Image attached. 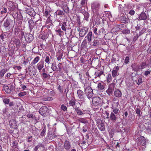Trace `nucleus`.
<instances>
[{"instance_id": "obj_1", "label": "nucleus", "mask_w": 151, "mask_h": 151, "mask_svg": "<svg viewBox=\"0 0 151 151\" xmlns=\"http://www.w3.org/2000/svg\"><path fill=\"white\" fill-rule=\"evenodd\" d=\"M91 8L94 14L98 16L99 15V11L100 8V4L98 2L94 1L91 4Z\"/></svg>"}, {"instance_id": "obj_2", "label": "nucleus", "mask_w": 151, "mask_h": 151, "mask_svg": "<svg viewBox=\"0 0 151 151\" xmlns=\"http://www.w3.org/2000/svg\"><path fill=\"white\" fill-rule=\"evenodd\" d=\"M137 145L138 146H144V148H145V146L146 143V141L145 138L144 136H140L138 137L137 139Z\"/></svg>"}, {"instance_id": "obj_3", "label": "nucleus", "mask_w": 151, "mask_h": 151, "mask_svg": "<svg viewBox=\"0 0 151 151\" xmlns=\"http://www.w3.org/2000/svg\"><path fill=\"white\" fill-rule=\"evenodd\" d=\"M92 104L95 107L101 106L102 105V100L99 97H95L93 98L92 99Z\"/></svg>"}, {"instance_id": "obj_4", "label": "nucleus", "mask_w": 151, "mask_h": 151, "mask_svg": "<svg viewBox=\"0 0 151 151\" xmlns=\"http://www.w3.org/2000/svg\"><path fill=\"white\" fill-rule=\"evenodd\" d=\"M84 91L88 99H90L93 96V92L92 89L90 86H88L85 88L84 86Z\"/></svg>"}, {"instance_id": "obj_5", "label": "nucleus", "mask_w": 151, "mask_h": 151, "mask_svg": "<svg viewBox=\"0 0 151 151\" xmlns=\"http://www.w3.org/2000/svg\"><path fill=\"white\" fill-rule=\"evenodd\" d=\"M96 123L99 129L102 131L105 130V126L102 121L99 119H97L96 120Z\"/></svg>"}, {"instance_id": "obj_6", "label": "nucleus", "mask_w": 151, "mask_h": 151, "mask_svg": "<svg viewBox=\"0 0 151 151\" xmlns=\"http://www.w3.org/2000/svg\"><path fill=\"white\" fill-rule=\"evenodd\" d=\"M25 40L27 42H31L34 39V37L32 34L27 33L24 36Z\"/></svg>"}, {"instance_id": "obj_7", "label": "nucleus", "mask_w": 151, "mask_h": 151, "mask_svg": "<svg viewBox=\"0 0 151 151\" xmlns=\"http://www.w3.org/2000/svg\"><path fill=\"white\" fill-rule=\"evenodd\" d=\"M93 37V34L92 32H89L87 35L85 37V38H87V43L88 45H91V42L92 41Z\"/></svg>"}, {"instance_id": "obj_8", "label": "nucleus", "mask_w": 151, "mask_h": 151, "mask_svg": "<svg viewBox=\"0 0 151 151\" xmlns=\"http://www.w3.org/2000/svg\"><path fill=\"white\" fill-rule=\"evenodd\" d=\"M71 145L69 141L66 140L64 142L63 147L66 151H70Z\"/></svg>"}, {"instance_id": "obj_9", "label": "nucleus", "mask_w": 151, "mask_h": 151, "mask_svg": "<svg viewBox=\"0 0 151 151\" xmlns=\"http://www.w3.org/2000/svg\"><path fill=\"white\" fill-rule=\"evenodd\" d=\"M87 32L88 29L86 27H83L80 30L79 35L81 37H83L87 33Z\"/></svg>"}, {"instance_id": "obj_10", "label": "nucleus", "mask_w": 151, "mask_h": 151, "mask_svg": "<svg viewBox=\"0 0 151 151\" xmlns=\"http://www.w3.org/2000/svg\"><path fill=\"white\" fill-rule=\"evenodd\" d=\"M77 93L79 99L85 102V99L84 97L83 92L81 90H78L77 91Z\"/></svg>"}, {"instance_id": "obj_11", "label": "nucleus", "mask_w": 151, "mask_h": 151, "mask_svg": "<svg viewBox=\"0 0 151 151\" xmlns=\"http://www.w3.org/2000/svg\"><path fill=\"white\" fill-rule=\"evenodd\" d=\"M17 123L16 121L14 119H11L9 122V124L11 127L15 129L18 128Z\"/></svg>"}, {"instance_id": "obj_12", "label": "nucleus", "mask_w": 151, "mask_h": 151, "mask_svg": "<svg viewBox=\"0 0 151 151\" xmlns=\"http://www.w3.org/2000/svg\"><path fill=\"white\" fill-rule=\"evenodd\" d=\"M12 41L16 45V47L19 48L20 46V41L18 38H13L12 39Z\"/></svg>"}, {"instance_id": "obj_13", "label": "nucleus", "mask_w": 151, "mask_h": 151, "mask_svg": "<svg viewBox=\"0 0 151 151\" xmlns=\"http://www.w3.org/2000/svg\"><path fill=\"white\" fill-rule=\"evenodd\" d=\"M44 67V63L42 61H40L37 64L36 68L38 70L39 72H40L42 69Z\"/></svg>"}, {"instance_id": "obj_14", "label": "nucleus", "mask_w": 151, "mask_h": 151, "mask_svg": "<svg viewBox=\"0 0 151 151\" xmlns=\"http://www.w3.org/2000/svg\"><path fill=\"white\" fill-rule=\"evenodd\" d=\"M28 69L30 75L34 76L35 75L36 73L35 71V68L34 66L32 65H29Z\"/></svg>"}, {"instance_id": "obj_15", "label": "nucleus", "mask_w": 151, "mask_h": 151, "mask_svg": "<svg viewBox=\"0 0 151 151\" xmlns=\"http://www.w3.org/2000/svg\"><path fill=\"white\" fill-rule=\"evenodd\" d=\"M119 68L118 66H116L114 68L113 70L112 71V76L114 77L118 75V71L119 70Z\"/></svg>"}, {"instance_id": "obj_16", "label": "nucleus", "mask_w": 151, "mask_h": 151, "mask_svg": "<svg viewBox=\"0 0 151 151\" xmlns=\"http://www.w3.org/2000/svg\"><path fill=\"white\" fill-rule=\"evenodd\" d=\"M47 108L45 106H42L40 109L39 112L41 115H44L47 112Z\"/></svg>"}, {"instance_id": "obj_17", "label": "nucleus", "mask_w": 151, "mask_h": 151, "mask_svg": "<svg viewBox=\"0 0 151 151\" xmlns=\"http://www.w3.org/2000/svg\"><path fill=\"white\" fill-rule=\"evenodd\" d=\"M29 24V28L30 30V32H31L35 26V23L32 19H30L28 21Z\"/></svg>"}, {"instance_id": "obj_18", "label": "nucleus", "mask_w": 151, "mask_h": 151, "mask_svg": "<svg viewBox=\"0 0 151 151\" xmlns=\"http://www.w3.org/2000/svg\"><path fill=\"white\" fill-rule=\"evenodd\" d=\"M147 16L145 13L142 12L139 15L138 18L140 20H145L147 19Z\"/></svg>"}, {"instance_id": "obj_19", "label": "nucleus", "mask_w": 151, "mask_h": 151, "mask_svg": "<svg viewBox=\"0 0 151 151\" xmlns=\"http://www.w3.org/2000/svg\"><path fill=\"white\" fill-rule=\"evenodd\" d=\"M114 95L116 97H120L122 96V93L120 90L116 89L114 92Z\"/></svg>"}, {"instance_id": "obj_20", "label": "nucleus", "mask_w": 151, "mask_h": 151, "mask_svg": "<svg viewBox=\"0 0 151 151\" xmlns=\"http://www.w3.org/2000/svg\"><path fill=\"white\" fill-rule=\"evenodd\" d=\"M117 116V115L114 114V113L111 112L109 118L111 120L114 122H115L118 119Z\"/></svg>"}, {"instance_id": "obj_21", "label": "nucleus", "mask_w": 151, "mask_h": 151, "mask_svg": "<svg viewBox=\"0 0 151 151\" xmlns=\"http://www.w3.org/2000/svg\"><path fill=\"white\" fill-rule=\"evenodd\" d=\"M120 19L121 22L125 24L128 23L129 21V19L128 17H125L122 16L121 18Z\"/></svg>"}, {"instance_id": "obj_22", "label": "nucleus", "mask_w": 151, "mask_h": 151, "mask_svg": "<svg viewBox=\"0 0 151 151\" xmlns=\"http://www.w3.org/2000/svg\"><path fill=\"white\" fill-rule=\"evenodd\" d=\"M61 25V29L62 30L66 32V29L67 28V22H63L62 23H60V25Z\"/></svg>"}, {"instance_id": "obj_23", "label": "nucleus", "mask_w": 151, "mask_h": 151, "mask_svg": "<svg viewBox=\"0 0 151 151\" xmlns=\"http://www.w3.org/2000/svg\"><path fill=\"white\" fill-rule=\"evenodd\" d=\"M83 14L84 16L83 20L88 21L89 20L88 18L89 17V13L88 12L84 11L83 12Z\"/></svg>"}, {"instance_id": "obj_24", "label": "nucleus", "mask_w": 151, "mask_h": 151, "mask_svg": "<svg viewBox=\"0 0 151 151\" xmlns=\"http://www.w3.org/2000/svg\"><path fill=\"white\" fill-rule=\"evenodd\" d=\"M104 72L103 71L101 70L95 72V78H96L97 77H100L101 75L104 74Z\"/></svg>"}, {"instance_id": "obj_25", "label": "nucleus", "mask_w": 151, "mask_h": 151, "mask_svg": "<svg viewBox=\"0 0 151 151\" xmlns=\"http://www.w3.org/2000/svg\"><path fill=\"white\" fill-rule=\"evenodd\" d=\"M49 56H47V55H45V64H47V65H48L50 63V58L51 59V58L50 54H49Z\"/></svg>"}, {"instance_id": "obj_26", "label": "nucleus", "mask_w": 151, "mask_h": 151, "mask_svg": "<svg viewBox=\"0 0 151 151\" xmlns=\"http://www.w3.org/2000/svg\"><path fill=\"white\" fill-rule=\"evenodd\" d=\"M56 15L58 16L64 15L65 14V12L63 10L58 9L55 12Z\"/></svg>"}, {"instance_id": "obj_27", "label": "nucleus", "mask_w": 151, "mask_h": 151, "mask_svg": "<svg viewBox=\"0 0 151 151\" xmlns=\"http://www.w3.org/2000/svg\"><path fill=\"white\" fill-rule=\"evenodd\" d=\"M97 87L99 90H103L105 88L104 84L99 83H98Z\"/></svg>"}, {"instance_id": "obj_28", "label": "nucleus", "mask_w": 151, "mask_h": 151, "mask_svg": "<svg viewBox=\"0 0 151 151\" xmlns=\"http://www.w3.org/2000/svg\"><path fill=\"white\" fill-rule=\"evenodd\" d=\"M40 57L37 56L31 62V64H35L40 60Z\"/></svg>"}, {"instance_id": "obj_29", "label": "nucleus", "mask_w": 151, "mask_h": 151, "mask_svg": "<svg viewBox=\"0 0 151 151\" xmlns=\"http://www.w3.org/2000/svg\"><path fill=\"white\" fill-rule=\"evenodd\" d=\"M41 99L45 101H51L53 99L52 97L49 96H43L42 98Z\"/></svg>"}, {"instance_id": "obj_30", "label": "nucleus", "mask_w": 151, "mask_h": 151, "mask_svg": "<svg viewBox=\"0 0 151 151\" xmlns=\"http://www.w3.org/2000/svg\"><path fill=\"white\" fill-rule=\"evenodd\" d=\"M4 90L5 92L7 93H10L11 92V90L9 88V87L7 86H3Z\"/></svg>"}, {"instance_id": "obj_31", "label": "nucleus", "mask_w": 151, "mask_h": 151, "mask_svg": "<svg viewBox=\"0 0 151 151\" xmlns=\"http://www.w3.org/2000/svg\"><path fill=\"white\" fill-rule=\"evenodd\" d=\"M75 111H76L77 113L78 114L80 115H83V114H84V113H83V111H81V110L77 107H76L74 108Z\"/></svg>"}, {"instance_id": "obj_32", "label": "nucleus", "mask_w": 151, "mask_h": 151, "mask_svg": "<svg viewBox=\"0 0 151 151\" xmlns=\"http://www.w3.org/2000/svg\"><path fill=\"white\" fill-rule=\"evenodd\" d=\"M75 100L73 98L70 101H69L68 103L69 106H73L75 105Z\"/></svg>"}, {"instance_id": "obj_33", "label": "nucleus", "mask_w": 151, "mask_h": 151, "mask_svg": "<svg viewBox=\"0 0 151 151\" xmlns=\"http://www.w3.org/2000/svg\"><path fill=\"white\" fill-rule=\"evenodd\" d=\"M119 105V101H112V108L118 107Z\"/></svg>"}, {"instance_id": "obj_34", "label": "nucleus", "mask_w": 151, "mask_h": 151, "mask_svg": "<svg viewBox=\"0 0 151 151\" xmlns=\"http://www.w3.org/2000/svg\"><path fill=\"white\" fill-rule=\"evenodd\" d=\"M87 41L86 40V39H85L81 43V46L83 48H86L87 47Z\"/></svg>"}, {"instance_id": "obj_35", "label": "nucleus", "mask_w": 151, "mask_h": 151, "mask_svg": "<svg viewBox=\"0 0 151 151\" xmlns=\"http://www.w3.org/2000/svg\"><path fill=\"white\" fill-rule=\"evenodd\" d=\"M19 30H20V29L18 27H15L14 29V34L15 35L19 36L18 34Z\"/></svg>"}, {"instance_id": "obj_36", "label": "nucleus", "mask_w": 151, "mask_h": 151, "mask_svg": "<svg viewBox=\"0 0 151 151\" xmlns=\"http://www.w3.org/2000/svg\"><path fill=\"white\" fill-rule=\"evenodd\" d=\"M139 34V35L138 34H136L134 36L133 39V41L135 42L137 40L139 36L142 35V33L141 32H140Z\"/></svg>"}, {"instance_id": "obj_37", "label": "nucleus", "mask_w": 151, "mask_h": 151, "mask_svg": "<svg viewBox=\"0 0 151 151\" xmlns=\"http://www.w3.org/2000/svg\"><path fill=\"white\" fill-rule=\"evenodd\" d=\"M6 71V69H2L0 71V77H3Z\"/></svg>"}, {"instance_id": "obj_38", "label": "nucleus", "mask_w": 151, "mask_h": 151, "mask_svg": "<svg viewBox=\"0 0 151 151\" xmlns=\"http://www.w3.org/2000/svg\"><path fill=\"white\" fill-rule=\"evenodd\" d=\"M147 66L146 61L143 62L141 63L140 69H143Z\"/></svg>"}, {"instance_id": "obj_39", "label": "nucleus", "mask_w": 151, "mask_h": 151, "mask_svg": "<svg viewBox=\"0 0 151 151\" xmlns=\"http://www.w3.org/2000/svg\"><path fill=\"white\" fill-rule=\"evenodd\" d=\"M99 41L100 40H94L93 42V45L94 47H96L97 45H99Z\"/></svg>"}, {"instance_id": "obj_40", "label": "nucleus", "mask_w": 151, "mask_h": 151, "mask_svg": "<svg viewBox=\"0 0 151 151\" xmlns=\"http://www.w3.org/2000/svg\"><path fill=\"white\" fill-rule=\"evenodd\" d=\"M61 8L63 9V12H65V14L66 13L67 14L69 13V9L68 6L65 7H61Z\"/></svg>"}, {"instance_id": "obj_41", "label": "nucleus", "mask_w": 151, "mask_h": 151, "mask_svg": "<svg viewBox=\"0 0 151 151\" xmlns=\"http://www.w3.org/2000/svg\"><path fill=\"white\" fill-rule=\"evenodd\" d=\"M10 25V23L9 21L6 20V21L4 22V26L5 28H6L9 27Z\"/></svg>"}, {"instance_id": "obj_42", "label": "nucleus", "mask_w": 151, "mask_h": 151, "mask_svg": "<svg viewBox=\"0 0 151 151\" xmlns=\"http://www.w3.org/2000/svg\"><path fill=\"white\" fill-rule=\"evenodd\" d=\"M55 31L56 32L58 33V35L60 37L62 35V33H63V32L61 30L60 28H59L58 29H56Z\"/></svg>"}, {"instance_id": "obj_43", "label": "nucleus", "mask_w": 151, "mask_h": 151, "mask_svg": "<svg viewBox=\"0 0 151 151\" xmlns=\"http://www.w3.org/2000/svg\"><path fill=\"white\" fill-rule=\"evenodd\" d=\"M113 109V113H114V114H116L117 115L118 113L119 112V109L117 107L115 108H112Z\"/></svg>"}, {"instance_id": "obj_44", "label": "nucleus", "mask_w": 151, "mask_h": 151, "mask_svg": "<svg viewBox=\"0 0 151 151\" xmlns=\"http://www.w3.org/2000/svg\"><path fill=\"white\" fill-rule=\"evenodd\" d=\"M60 108L61 110L63 111H67V107L63 104L61 105Z\"/></svg>"}, {"instance_id": "obj_45", "label": "nucleus", "mask_w": 151, "mask_h": 151, "mask_svg": "<svg viewBox=\"0 0 151 151\" xmlns=\"http://www.w3.org/2000/svg\"><path fill=\"white\" fill-rule=\"evenodd\" d=\"M3 101L5 104H8L9 103L10 100L9 99L6 98L3 99Z\"/></svg>"}, {"instance_id": "obj_46", "label": "nucleus", "mask_w": 151, "mask_h": 151, "mask_svg": "<svg viewBox=\"0 0 151 151\" xmlns=\"http://www.w3.org/2000/svg\"><path fill=\"white\" fill-rule=\"evenodd\" d=\"M41 76L42 78H47L49 76H50V75L49 74H48L47 73H43L41 74Z\"/></svg>"}, {"instance_id": "obj_47", "label": "nucleus", "mask_w": 151, "mask_h": 151, "mask_svg": "<svg viewBox=\"0 0 151 151\" xmlns=\"http://www.w3.org/2000/svg\"><path fill=\"white\" fill-rule=\"evenodd\" d=\"M111 80V76L110 74H109L107 75V82L108 83H109Z\"/></svg>"}, {"instance_id": "obj_48", "label": "nucleus", "mask_w": 151, "mask_h": 151, "mask_svg": "<svg viewBox=\"0 0 151 151\" xmlns=\"http://www.w3.org/2000/svg\"><path fill=\"white\" fill-rule=\"evenodd\" d=\"M122 32L124 34L127 35L129 34L130 33V31L128 29H125L122 30Z\"/></svg>"}, {"instance_id": "obj_49", "label": "nucleus", "mask_w": 151, "mask_h": 151, "mask_svg": "<svg viewBox=\"0 0 151 151\" xmlns=\"http://www.w3.org/2000/svg\"><path fill=\"white\" fill-rule=\"evenodd\" d=\"M113 90L112 89H111V88H108L107 90L106 91V93L109 95H111L113 92Z\"/></svg>"}, {"instance_id": "obj_50", "label": "nucleus", "mask_w": 151, "mask_h": 151, "mask_svg": "<svg viewBox=\"0 0 151 151\" xmlns=\"http://www.w3.org/2000/svg\"><path fill=\"white\" fill-rule=\"evenodd\" d=\"M50 12V11L45 10L44 13L45 16L46 17H50V15L49 14H49Z\"/></svg>"}, {"instance_id": "obj_51", "label": "nucleus", "mask_w": 151, "mask_h": 151, "mask_svg": "<svg viewBox=\"0 0 151 151\" xmlns=\"http://www.w3.org/2000/svg\"><path fill=\"white\" fill-rule=\"evenodd\" d=\"M115 87V84L114 83H112L109 85V88L113 90Z\"/></svg>"}, {"instance_id": "obj_52", "label": "nucleus", "mask_w": 151, "mask_h": 151, "mask_svg": "<svg viewBox=\"0 0 151 151\" xmlns=\"http://www.w3.org/2000/svg\"><path fill=\"white\" fill-rule=\"evenodd\" d=\"M58 70L59 72H61L62 70V63H60L58 65Z\"/></svg>"}, {"instance_id": "obj_53", "label": "nucleus", "mask_w": 151, "mask_h": 151, "mask_svg": "<svg viewBox=\"0 0 151 151\" xmlns=\"http://www.w3.org/2000/svg\"><path fill=\"white\" fill-rule=\"evenodd\" d=\"M42 146H43V145H42V144L40 143L35 147L34 149V150H35L37 151V150L38 149L39 147H42Z\"/></svg>"}, {"instance_id": "obj_54", "label": "nucleus", "mask_w": 151, "mask_h": 151, "mask_svg": "<svg viewBox=\"0 0 151 151\" xmlns=\"http://www.w3.org/2000/svg\"><path fill=\"white\" fill-rule=\"evenodd\" d=\"M26 94V92L25 91L21 92L18 94V96L20 97L24 96Z\"/></svg>"}, {"instance_id": "obj_55", "label": "nucleus", "mask_w": 151, "mask_h": 151, "mask_svg": "<svg viewBox=\"0 0 151 151\" xmlns=\"http://www.w3.org/2000/svg\"><path fill=\"white\" fill-rule=\"evenodd\" d=\"M87 0H81V4L82 6H85L87 3Z\"/></svg>"}, {"instance_id": "obj_56", "label": "nucleus", "mask_w": 151, "mask_h": 151, "mask_svg": "<svg viewBox=\"0 0 151 151\" xmlns=\"http://www.w3.org/2000/svg\"><path fill=\"white\" fill-rule=\"evenodd\" d=\"M147 130L151 131V123L148 124L147 126L145 127Z\"/></svg>"}, {"instance_id": "obj_57", "label": "nucleus", "mask_w": 151, "mask_h": 151, "mask_svg": "<svg viewBox=\"0 0 151 151\" xmlns=\"http://www.w3.org/2000/svg\"><path fill=\"white\" fill-rule=\"evenodd\" d=\"M77 23H78L79 25H80L81 24V22L80 18L79 17H77L76 19Z\"/></svg>"}, {"instance_id": "obj_58", "label": "nucleus", "mask_w": 151, "mask_h": 151, "mask_svg": "<svg viewBox=\"0 0 151 151\" xmlns=\"http://www.w3.org/2000/svg\"><path fill=\"white\" fill-rule=\"evenodd\" d=\"M129 61V56L126 57L124 60V63L126 64H128Z\"/></svg>"}, {"instance_id": "obj_59", "label": "nucleus", "mask_w": 151, "mask_h": 151, "mask_svg": "<svg viewBox=\"0 0 151 151\" xmlns=\"http://www.w3.org/2000/svg\"><path fill=\"white\" fill-rule=\"evenodd\" d=\"M135 13V12L133 9L130 10L129 12V14L132 16L134 15Z\"/></svg>"}, {"instance_id": "obj_60", "label": "nucleus", "mask_w": 151, "mask_h": 151, "mask_svg": "<svg viewBox=\"0 0 151 151\" xmlns=\"http://www.w3.org/2000/svg\"><path fill=\"white\" fill-rule=\"evenodd\" d=\"M50 95L51 96H54L55 95L56 93L54 90H52L49 93Z\"/></svg>"}, {"instance_id": "obj_61", "label": "nucleus", "mask_w": 151, "mask_h": 151, "mask_svg": "<svg viewBox=\"0 0 151 151\" xmlns=\"http://www.w3.org/2000/svg\"><path fill=\"white\" fill-rule=\"evenodd\" d=\"M51 68L53 71H55L57 70V68L55 65L52 64Z\"/></svg>"}, {"instance_id": "obj_62", "label": "nucleus", "mask_w": 151, "mask_h": 151, "mask_svg": "<svg viewBox=\"0 0 151 151\" xmlns=\"http://www.w3.org/2000/svg\"><path fill=\"white\" fill-rule=\"evenodd\" d=\"M135 112L137 115L139 116L140 115V110L139 109L137 108L135 109Z\"/></svg>"}, {"instance_id": "obj_63", "label": "nucleus", "mask_w": 151, "mask_h": 151, "mask_svg": "<svg viewBox=\"0 0 151 151\" xmlns=\"http://www.w3.org/2000/svg\"><path fill=\"white\" fill-rule=\"evenodd\" d=\"M93 32L94 33V34L95 35H98V32H97V30H98L95 27H93Z\"/></svg>"}, {"instance_id": "obj_64", "label": "nucleus", "mask_w": 151, "mask_h": 151, "mask_svg": "<svg viewBox=\"0 0 151 151\" xmlns=\"http://www.w3.org/2000/svg\"><path fill=\"white\" fill-rule=\"evenodd\" d=\"M151 73V71L149 70H147V71H145V72L144 75L145 76H147L149 74H150Z\"/></svg>"}]
</instances>
